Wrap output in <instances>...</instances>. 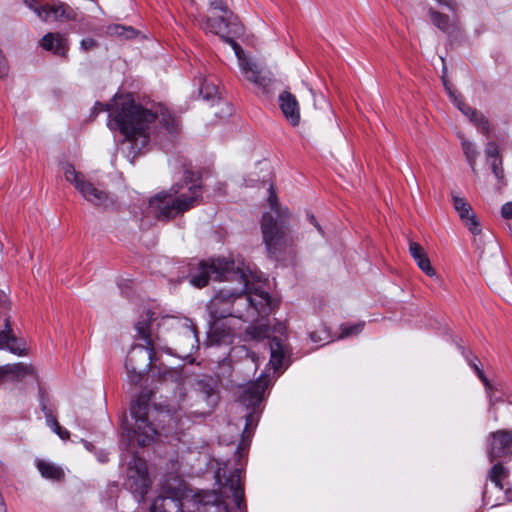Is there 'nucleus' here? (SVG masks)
<instances>
[{
    "label": "nucleus",
    "instance_id": "34",
    "mask_svg": "<svg viewBox=\"0 0 512 512\" xmlns=\"http://www.w3.org/2000/svg\"><path fill=\"white\" fill-rule=\"evenodd\" d=\"M199 93L202 95L203 99L210 100L216 96L217 88L213 83H208L204 80L199 88Z\"/></svg>",
    "mask_w": 512,
    "mask_h": 512
},
{
    "label": "nucleus",
    "instance_id": "49",
    "mask_svg": "<svg viewBox=\"0 0 512 512\" xmlns=\"http://www.w3.org/2000/svg\"><path fill=\"white\" fill-rule=\"evenodd\" d=\"M308 218H309L310 222H311V223H312V224H313V225L318 229V231H319L320 233H322V229H321V227L318 225V223H317V221H316L315 217H314L313 215H309V216H308Z\"/></svg>",
    "mask_w": 512,
    "mask_h": 512
},
{
    "label": "nucleus",
    "instance_id": "22",
    "mask_svg": "<svg viewBox=\"0 0 512 512\" xmlns=\"http://www.w3.org/2000/svg\"><path fill=\"white\" fill-rule=\"evenodd\" d=\"M76 189L88 202L95 206H105L108 202V194L95 187L91 182L84 179L82 182H77Z\"/></svg>",
    "mask_w": 512,
    "mask_h": 512
},
{
    "label": "nucleus",
    "instance_id": "42",
    "mask_svg": "<svg viewBox=\"0 0 512 512\" xmlns=\"http://www.w3.org/2000/svg\"><path fill=\"white\" fill-rule=\"evenodd\" d=\"M501 214L505 219H512V202H507L502 206Z\"/></svg>",
    "mask_w": 512,
    "mask_h": 512
},
{
    "label": "nucleus",
    "instance_id": "45",
    "mask_svg": "<svg viewBox=\"0 0 512 512\" xmlns=\"http://www.w3.org/2000/svg\"><path fill=\"white\" fill-rule=\"evenodd\" d=\"M46 421H47V424L48 426L54 430V429H60V425L59 423L57 422V420L52 416V415H47L46 416Z\"/></svg>",
    "mask_w": 512,
    "mask_h": 512
},
{
    "label": "nucleus",
    "instance_id": "26",
    "mask_svg": "<svg viewBox=\"0 0 512 512\" xmlns=\"http://www.w3.org/2000/svg\"><path fill=\"white\" fill-rule=\"evenodd\" d=\"M227 25V20L223 16L217 18H207L205 21L200 22V26L204 31L216 34L222 39L226 38L225 32Z\"/></svg>",
    "mask_w": 512,
    "mask_h": 512
},
{
    "label": "nucleus",
    "instance_id": "9",
    "mask_svg": "<svg viewBox=\"0 0 512 512\" xmlns=\"http://www.w3.org/2000/svg\"><path fill=\"white\" fill-rule=\"evenodd\" d=\"M231 295L229 289H221L209 302L208 309L212 316L215 319V322L212 324L209 331V338L211 342L222 344V343H230L234 332L231 328H227L223 323H220L218 320L226 317H231V315H221L217 311H221L223 309L231 308Z\"/></svg>",
    "mask_w": 512,
    "mask_h": 512
},
{
    "label": "nucleus",
    "instance_id": "52",
    "mask_svg": "<svg viewBox=\"0 0 512 512\" xmlns=\"http://www.w3.org/2000/svg\"><path fill=\"white\" fill-rule=\"evenodd\" d=\"M251 360H252V362L256 363V358H255V354L254 353L251 356Z\"/></svg>",
    "mask_w": 512,
    "mask_h": 512
},
{
    "label": "nucleus",
    "instance_id": "8",
    "mask_svg": "<svg viewBox=\"0 0 512 512\" xmlns=\"http://www.w3.org/2000/svg\"><path fill=\"white\" fill-rule=\"evenodd\" d=\"M161 325L171 330L173 350L179 356L187 357L198 349L196 329L189 319L166 316L162 319Z\"/></svg>",
    "mask_w": 512,
    "mask_h": 512
},
{
    "label": "nucleus",
    "instance_id": "31",
    "mask_svg": "<svg viewBox=\"0 0 512 512\" xmlns=\"http://www.w3.org/2000/svg\"><path fill=\"white\" fill-rule=\"evenodd\" d=\"M461 146H462L463 152L466 156V159H467L469 165L471 166L472 170H475V162H476V158L478 156V151H477L474 143H472L466 139H462Z\"/></svg>",
    "mask_w": 512,
    "mask_h": 512
},
{
    "label": "nucleus",
    "instance_id": "24",
    "mask_svg": "<svg viewBox=\"0 0 512 512\" xmlns=\"http://www.w3.org/2000/svg\"><path fill=\"white\" fill-rule=\"evenodd\" d=\"M232 493L234 502L239 510L243 509L244 505V489L241 484V471L235 469L226 479L224 483Z\"/></svg>",
    "mask_w": 512,
    "mask_h": 512
},
{
    "label": "nucleus",
    "instance_id": "43",
    "mask_svg": "<svg viewBox=\"0 0 512 512\" xmlns=\"http://www.w3.org/2000/svg\"><path fill=\"white\" fill-rule=\"evenodd\" d=\"M8 73V67H7V64H6V60H5V57L2 53V51L0 50V78H3L7 75Z\"/></svg>",
    "mask_w": 512,
    "mask_h": 512
},
{
    "label": "nucleus",
    "instance_id": "18",
    "mask_svg": "<svg viewBox=\"0 0 512 512\" xmlns=\"http://www.w3.org/2000/svg\"><path fill=\"white\" fill-rule=\"evenodd\" d=\"M452 203L454 210L468 230L474 235L479 234L481 232L480 224L465 198L452 194Z\"/></svg>",
    "mask_w": 512,
    "mask_h": 512
},
{
    "label": "nucleus",
    "instance_id": "25",
    "mask_svg": "<svg viewBox=\"0 0 512 512\" xmlns=\"http://www.w3.org/2000/svg\"><path fill=\"white\" fill-rule=\"evenodd\" d=\"M409 251L413 259L415 260L418 267L427 275V276H434L435 270L431 266L430 260L424 251L423 247L416 243L410 241L409 243Z\"/></svg>",
    "mask_w": 512,
    "mask_h": 512
},
{
    "label": "nucleus",
    "instance_id": "13",
    "mask_svg": "<svg viewBox=\"0 0 512 512\" xmlns=\"http://www.w3.org/2000/svg\"><path fill=\"white\" fill-rule=\"evenodd\" d=\"M150 478L146 462L140 457L134 455L128 464L125 485L133 494L140 498L148 492L150 487Z\"/></svg>",
    "mask_w": 512,
    "mask_h": 512
},
{
    "label": "nucleus",
    "instance_id": "17",
    "mask_svg": "<svg viewBox=\"0 0 512 512\" xmlns=\"http://www.w3.org/2000/svg\"><path fill=\"white\" fill-rule=\"evenodd\" d=\"M443 82L450 99L457 106V108L470 120V122H472L477 127L480 132L488 135L490 132V125L487 118L482 113L464 103L456 94V92L448 86L447 82L445 80Z\"/></svg>",
    "mask_w": 512,
    "mask_h": 512
},
{
    "label": "nucleus",
    "instance_id": "14",
    "mask_svg": "<svg viewBox=\"0 0 512 512\" xmlns=\"http://www.w3.org/2000/svg\"><path fill=\"white\" fill-rule=\"evenodd\" d=\"M186 512H228L222 497L215 491H200L186 501Z\"/></svg>",
    "mask_w": 512,
    "mask_h": 512
},
{
    "label": "nucleus",
    "instance_id": "2",
    "mask_svg": "<svg viewBox=\"0 0 512 512\" xmlns=\"http://www.w3.org/2000/svg\"><path fill=\"white\" fill-rule=\"evenodd\" d=\"M98 111H109L107 126L111 131L118 130L135 153L141 152L149 143L151 125L155 121L168 132L177 127L176 119L163 105H142L131 94L115 95L111 105L97 102L93 113Z\"/></svg>",
    "mask_w": 512,
    "mask_h": 512
},
{
    "label": "nucleus",
    "instance_id": "10",
    "mask_svg": "<svg viewBox=\"0 0 512 512\" xmlns=\"http://www.w3.org/2000/svg\"><path fill=\"white\" fill-rule=\"evenodd\" d=\"M247 334L254 340L270 339L268 342L270 351L269 364L274 371H279L288 365L289 348L286 342L280 337H270L269 328L266 325H259L247 330Z\"/></svg>",
    "mask_w": 512,
    "mask_h": 512
},
{
    "label": "nucleus",
    "instance_id": "46",
    "mask_svg": "<svg viewBox=\"0 0 512 512\" xmlns=\"http://www.w3.org/2000/svg\"><path fill=\"white\" fill-rule=\"evenodd\" d=\"M53 431L63 440H66L69 438L68 430L64 429L61 426H60V429H54Z\"/></svg>",
    "mask_w": 512,
    "mask_h": 512
},
{
    "label": "nucleus",
    "instance_id": "4",
    "mask_svg": "<svg viewBox=\"0 0 512 512\" xmlns=\"http://www.w3.org/2000/svg\"><path fill=\"white\" fill-rule=\"evenodd\" d=\"M268 203L271 211L263 214L261 230L268 254L277 258L293 246L295 236L290 229L291 215L279 206L273 185L269 186Z\"/></svg>",
    "mask_w": 512,
    "mask_h": 512
},
{
    "label": "nucleus",
    "instance_id": "7",
    "mask_svg": "<svg viewBox=\"0 0 512 512\" xmlns=\"http://www.w3.org/2000/svg\"><path fill=\"white\" fill-rule=\"evenodd\" d=\"M148 401L149 398L142 395L132 403L130 411L133 423L126 422L124 426V433L129 442H136L139 446L149 445L157 434L148 420Z\"/></svg>",
    "mask_w": 512,
    "mask_h": 512
},
{
    "label": "nucleus",
    "instance_id": "33",
    "mask_svg": "<svg viewBox=\"0 0 512 512\" xmlns=\"http://www.w3.org/2000/svg\"><path fill=\"white\" fill-rule=\"evenodd\" d=\"M429 15L433 24L440 30L446 32L449 29V17L433 9L429 10Z\"/></svg>",
    "mask_w": 512,
    "mask_h": 512
},
{
    "label": "nucleus",
    "instance_id": "12",
    "mask_svg": "<svg viewBox=\"0 0 512 512\" xmlns=\"http://www.w3.org/2000/svg\"><path fill=\"white\" fill-rule=\"evenodd\" d=\"M223 41L229 44L234 50L240 69L246 79L259 87L266 88L271 82L269 75L263 72L262 68L256 62L246 57L244 50L235 40L226 37Z\"/></svg>",
    "mask_w": 512,
    "mask_h": 512
},
{
    "label": "nucleus",
    "instance_id": "48",
    "mask_svg": "<svg viewBox=\"0 0 512 512\" xmlns=\"http://www.w3.org/2000/svg\"><path fill=\"white\" fill-rule=\"evenodd\" d=\"M9 304V301L6 297V295H0V309L1 308H7Z\"/></svg>",
    "mask_w": 512,
    "mask_h": 512
},
{
    "label": "nucleus",
    "instance_id": "28",
    "mask_svg": "<svg viewBox=\"0 0 512 512\" xmlns=\"http://www.w3.org/2000/svg\"><path fill=\"white\" fill-rule=\"evenodd\" d=\"M9 376L13 379L21 381L28 376L35 374L34 368L31 365L24 363L7 364Z\"/></svg>",
    "mask_w": 512,
    "mask_h": 512
},
{
    "label": "nucleus",
    "instance_id": "51",
    "mask_svg": "<svg viewBox=\"0 0 512 512\" xmlns=\"http://www.w3.org/2000/svg\"><path fill=\"white\" fill-rule=\"evenodd\" d=\"M310 338H311V340H312L313 342H318V341H320V340H321V339H318V336H316V333H315V332H312V333L310 334Z\"/></svg>",
    "mask_w": 512,
    "mask_h": 512
},
{
    "label": "nucleus",
    "instance_id": "3",
    "mask_svg": "<svg viewBox=\"0 0 512 512\" xmlns=\"http://www.w3.org/2000/svg\"><path fill=\"white\" fill-rule=\"evenodd\" d=\"M201 196L199 179L189 174L168 191L153 196L149 201V208L156 218L169 220L197 205Z\"/></svg>",
    "mask_w": 512,
    "mask_h": 512
},
{
    "label": "nucleus",
    "instance_id": "41",
    "mask_svg": "<svg viewBox=\"0 0 512 512\" xmlns=\"http://www.w3.org/2000/svg\"><path fill=\"white\" fill-rule=\"evenodd\" d=\"M98 46V43L93 38H85L80 42V48L85 51L89 52L93 49H95Z\"/></svg>",
    "mask_w": 512,
    "mask_h": 512
},
{
    "label": "nucleus",
    "instance_id": "47",
    "mask_svg": "<svg viewBox=\"0 0 512 512\" xmlns=\"http://www.w3.org/2000/svg\"><path fill=\"white\" fill-rule=\"evenodd\" d=\"M7 377H9V373H8V366L6 364L3 366H0V383L2 381H4Z\"/></svg>",
    "mask_w": 512,
    "mask_h": 512
},
{
    "label": "nucleus",
    "instance_id": "5",
    "mask_svg": "<svg viewBox=\"0 0 512 512\" xmlns=\"http://www.w3.org/2000/svg\"><path fill=\"white\" fill-rule=\"evenodd\" d=\"M141 318V320L136 322L135 329L137 336L143 339L146 345L132 346L125 361L127 376L132 384L139 383L143 374L148 371V369L155 366V362L157 361L156 344L150 334L153 312L147 310Z\"/></svg>",
    "mask_w": 512,
    "mask_h": 512
},
{
    "label": "nucleus",
    "instance_id": "32",
    "mask_svg": "<svg viewBox=\"0 0 512 512\" xmlns=\"http://www.w3.org/2000/svg\"><path fill=\"white\" fill-rule=\"evenodd\" d=\"M62 171L65 179L71 182L75 188L77 187V182L80 183L85 179L84 176L78 173L74 166L68 162L62 164Z\"/></svg>",
    "mask_w": 512,
    "mask_h": 512
},
{
    "label": "nucleus",
    "instance_id": "38",
    "mask_svg": "<svg viewBox=\"0 0 512 512\" xmlns=\"http://www.w3.org/2000/svg\"><path fill=\"white\" fill-rule=\"evenodd\" d=\"M491 169L493 174L498 180H501L504 178V171L502 167V160L501 158H495L491 162Z\"/></svg>",
    "mask_w": 512,
    "mask_h": 512
},
{
    "label": "nucleus",
    "instance_id": "16",
    "mask_svg": "<svg viewBox=\"0 0 512 512\" xmlns=\"http://www.w3.org/2000/svg\"><path fill=\"white\" fill-rule=\"evenodd\" d=\"M488 455L490 461L512 456V430H498L489 435Z\"/></svg>",
    "mask_w": 512,
    "mask_h": 512
},
{
    "label": "nucleus",
    "instance_id": "20",
    "mask_svg": "<svg viewBox=\"0 0 512 512\" xmlns=\"http://www.w3.org/2000/svg\"><path fill=\"white\" fill-rule=\"evenodd\" d=\"M278 102L286 120L292 126H297L300 122V107L296 97L289 91H283L278 96Z\"/></svg>",
    "mask_w": 512,
    "mask_h": 512
},
{
    "label": "nucleus",
    "instance_id": "39",
    "mask_svg": "<svg viewBox=\"0 0 512 512\" xmlns=\"http://www.w3.org/2000/svg\"><path fill=\"white\" fill-rule=\"evenodd\" d=\"M112 34H117L119 36H125L127 38L131 37L134 34V30L131 27H124L121 25H115L110 28Z\"/></svg>",
    "mask_w": 512,
    "mask_h": 512
},
{
    "label": "nucleus",
    "instance_id": "23",
    "mask_svg": "<svg viewBox=\"0 0 512 512\" xmlns=\"http://www.w3.org/2000/svg\"><path fill=\"white\" fill-rule=\"evenodd\" d=\"M41 47L59 56H65L68 51L67 39L59 33H47L41 39Z\"/></svg>",
    "mask_w": 512,
    "mask_h": 512
},
{
    "label": "nucleus",
    "instance_id": "19",
    "mask_svg": "<svg viewBox=\"0 0 512 512\" xmlns=\"http://www.w3.org/2000/svg\"><path fill=\"white\" fill-rule=\"evenodd\" d=\"M0 350H7L18 356L27 354L26 343L13 334L8 319L5 320L4 329L0 331Z\"/></svg>",
    "mask_w": 512,
    "mask_h": 512
},
{
    "label": "nucleus",
    "instance_id": "35",
    "mask_svg": "<svg viewBox=\"0 0 512 512\" xmlns=\"http://www.w3.org/2000/svg\"><path fill=\"white\" fill-rule=\"evenodd\" d=\"M473 367H474L478 377L481 379V381L484 383V385L486 386V388L488 390L490 405H494L497 400L493 398L492 387H491L489 380L485 376L484 372L476 364H474Z\"/></svg>",
    "mask_w": 512,
    "mask_h": 512
},
{
    "label": "nucleus",
    "instance_id": "1",
    "mask_svg": "<svg viewBox=\"0 0 512 512\" xmlns=\"http://www.w3.org/2000/svg\"><path fill=\"white\" fill-rule=\"evenodd\" d=\"M189 271L186 276L191 285L202 288L209 279L218 281H238L240 287L230 291L231 308L217 311L221 315H231L247 322H254L258 317H264L271 311V298L265 291L249 290L248 277L244 268L236 265L235 261L224 258L209 261H192L188 264Z\"/></svg>",
    "mask_w": 512,
    "mask_h": 512
},
{
    "label": "nucleus",
    "instance_id": "37",
    "mask_svg": "<svg viewBox=\"0 0 512 512\" xmlns=\"http://www.w3.org/2000/svg\"><path fill=\"white\" fill-rule=\"evenodd\" d=\"M162 378L164 382H178L182 380V372L176 369H167L163 372Z\"/></svg>",
    "mask_w": 512,
    "mask_h": 512
},
{
    "label": "nucleus",
    "instance_id": "30",
    "mask_svg": "<svg viewBox=\"0 0 512 512\" xmlns=\"http://www.w3.org/2000/svg\"><path fill=\"white\" fill-rule=\"evenodd\" d=\"M191 5L198 7L202 4H206L209 9L220 11L224 14L228 12L227 0H189Z\"/></svg>",
    "mask_w": 512,
    "mask_h": 512
},
{
    "label": "nucleus",
    "instance_id": "15",
    "mask_svg": "<svg viewBox=\"0 0 512 512\" xmlns=\"http://www.w3.org/2000/svg\"><path fill=\"white\" fill-rule=\"evenodd\" d=\"M23 3L43 21L72 20L75 18L74 11L63 4L58 6H39L36 0H23Z\"/></svg>",
    "mask_w": 512,
    "mask_h": 512
},
{
    "label": "nucleus",
    "instance_id": "21",
    "mask_svg": "<svg viewBox=\"0 0 512 512\" xmlns=\"http://www.w3.org/2000/svg\"><path fill=\"white\" fill-rule=\"evenodd\" d=\"M190 398L206 403L209 408L214 407L218 402V394L212 381L199 380L189 392Z\"/></svg>",
    "mask_w": 512,
    "mask_h": 512
},
{
    "label": "nucleus",
    "instance_id": "36",
    "mask_svg": "<svg viewBox=\"0 0 512 512\" xmlns=\"http://www.w3.org/2000/svg\"><path fill=\"white\" fill-rule=\"evenodd\" d=\"M364 324L363 323H357L350 326L343 327L340 338L349 337L351 335H356L360 333L363 329Z\"/></svg>",
    "mask_w": 512,
    "mask_h": 512
},
{
    "label": "nucleus",
    "instance_id": "27",
    "mask_svg": "<svg viewBox=\"0 0 512 512\" xmlns=\"http://www.w3.org/2000/svg\"><path fill=\"white\" fill-rule=\"evenodd\" d=\"M37 468L44 478L50 480H60L64 475L63 470L59 466L45 460H38Z\"/></svg>",
    "mask_w": 512,
    "mask_h": 512
},
{
    "label": "nucleus",
    "instance_id": "44",
    "mask_svg": "<svg viewBox=\"0 0 512 512\" xmlns=\"http://www.w3.org/2000/svg\"><path fill=\"white\" fill-rule=\"evenodd\" d=\"M440 5L446 6L451 11H455L457 9V3L455 0H435Z\"/></svg>",
    "mask_w": 512,
    "mask_h": 512
},
{
    "label": "nucleus",
    "instance_id": "40",
    "mask_svg": "<svg viewBox=\"0 0 512 512\" xmlns=\"http://www.w3.org/2000/svg\"><path fill=\"white\" fill-rule=\"evenodd\" d=\"M485 154L488 160L491 162L495 158L499 157V148L494 142H488L485 149Z\"/></svg>",
    "mask_w": 512,
    "mask_h": 512
},
{
    "label": "nucleus",
    "instance_id": "29",
    "mask_svg": "<svg viewBox=\"0 0 512 512\" xmlns=\"http://www.w3.org/2000/svg\"><path fill=\"white\" fill-rule=\"evenodd\" d=\"M508 476V470L500 463L495 464L489 471L490 480L498 487L503 489L502 480Z\"/></svg>",
    "mask_w": 512,
    "mask_h": 512
},
{
    "label": "nucleus",
    "instance_id": "11",
    "mask_svg": "<svg viewBox=\"0 0 512 512\" xmlns=\"http://www.w3.org/2000/svg\"><path fill=\"white\" fill-rule=\"evenodd\" d=\"M184 485L166 483L151 505V512H186Z\"/></svg>",
    "mask_w": 512,
    "mask_h": 512
},
{
    "label": "nucleus",
    "instance_id": "6",
    "mask_svg": "<svg viewBox=\"0 0 512 512\" xmlns=\"http://www.w3.org/2000/svg\"><path fill=\"white\" fill-rule=\"evenodd\" d=\"M269 383L268 376L262 374L255 382L244 386L238 396V402L245 418V426L242 433L243 440L246 437H250L258 425L262 413L261 404Z\"/></svg>",
    "mask_w": 512,
    "mask_h": 512
},
{
    "label": "nucleus",
    "instance_id": "50",
    "mask_svg": "<svg viewBox=\"0 0 512 512\" xmlns=\"http://www.w3.org/2000/svg\"><path fill=\"white\" fill-rule=\"evenodd\" d=\"M185 384H186V382H181V383L177 384V386H176V390L179 393L180 397H183V395H184L182 390L184 389Z\"/></svg>",
    "mask_w": 512,
    "mask_h": 512
}]
</instances>
